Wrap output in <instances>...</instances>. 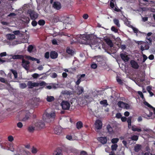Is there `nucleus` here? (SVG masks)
<instances>
[{"label": "nucleus", "instance_id": "obj_4", "mask_svg": "<svg viewBox=\"0 0 155 155\" xmlns=\"http://www.w3.org/2000/svg\"><path fill=\"white\" fill-rule=\"evenodd\" d=\"M61 105L62 109L64 110H69L70 107L69 102L66 101H63L61 103Z\"/></svg>", "mask_w": 155, "mask_h": 155}, {"label": "nucleus", "instance_id": "obj_46", "mask_svg": "<svg viewBox=\"0 0 155 155\" xmlns=\"http://www.w3.org/2000/svg\"><path fill=\"white\" fill-rule=\"evenodd\" d=\"M138 94L140 96V97L142 98V99H144V96L142 93L140 91H138L137 92Z\"/></svg>", "mask_w": 155, "mask_h": 155}, {"label": "nucleus", "instance_id": "obj_37", "mask_svg": "<svg viewBox=\"0 0 155 155\" xmlns=\"http://www.w3.org/2000/svg\"><path fill=\"white\" fill-rule=\"evenodd\" d=\"M130 139L132 140L136 141L138 140V137L137 135H133L131 137Z\"/></svg>", "mask_w": 155, "mask_h": 155}, {"label": "nucleus", "instance_id": "obj_20", "mask_svg": "<svg viewBox=\"0 0 155 155\" xmlns=\"http://www.w3.org/2000/svg\"><path fill=\"white\" fill-rule=\"evenodd\" d=\"M12 58L14 59H22L24 58V56L21 55H15L12 56Z\"/></svg>", "mask_w": 155, "mask_h": 155}, {"label": "nucleus", "instance_id": "obj_49", "mask_svg": "<svg viewBox=\"0 0 155 155\" xmlns=\"http://www.w3.org/2000/svg\"><path fill=\"white\" fill-rule=\"evenodd\" d=\"M116 117L118 119L121 118L122 117V115L120 113H118L116 114Z\"/></svg>", "mask_w": 155, "mask_h": 155}, {"label": "nucleus", "instance_id": "obj_56", "mask_svg": "<svg viewBox=\"0 0 155 155\" xmlns=\"http://www.w3.org/2000/svg\"><path fill=\"white\" fill-rule=\"evenodd\" d=\"M143 62H144L147 59V57L144 54H143Z\"/></svg>", "mask_w": 155, "mask_h": 155}, {"label": "nucleus", "instance_id": "obj_47", "mask_svg": "<svg viewBox=\"0 0 155 155\" xmlns=\"http://www.w3.org/2000/svg\"><path fill=\"white\" fill-rule=\"evenodd\" d=\"M50 54L49 52H46L45 54V57L46 59H48L49 58Z\"/></svg>", "mask_w": 155, "mask_h": 155}, {"label": "nucleus", "instance_id": "obj_27", "mask_svg": "<svg viewBox=\"0 0 155 155\" xmlns=\"http://www.w3.org/2000/svg\"><path fill=\"white\" fill-rule=\"evenodd\" d=\"M125 103L122 101H119L118 102L117 104L119 107L124 108Z\"/></svg>", "mask_w": 155, "mask_h": 155}, {"label": "nucleus", "instance_id": "obj_58", "mask_svg": "<svg viewBox=\"0 0 155 155\" xmlns=\"http://www.w3.org/2000/svg\"><path fill=\"white\" fill-rule=\"evenodd\" d=\"M91 68L93 69H96L97 67V65L95 64H93L91 65Z\"/></svg>", "mask_w": 155, "mask_h": 155}, {"label": "nucleus", "instance_id": "obj_21", "mask_svg": "<svg viewBox=\"0 0 155 155\" xmlns=\"http://www.w3.org/2000/svg\"><path fill=\"white\" fill-rule=\"evenodd\" d=\"M66 152L68 153H74L76 151V150L73 148L69 147L67 148L66 150Z\"/></svg>", "mask_w": 155, "mask_h": 155}, {"label": "nucleus", "instance_id": "obj_29", "mask_svg": "<svg viewBox=\"0 0 155 155\" xmlns=\"http://www.w3.org/2000/svg\"><path fill=\"white\" fill-rule=\"evenodd\" d=\"M55 152H56V153L55 155H62V150L60 149V148H58L56 151H55Z\"/></svg>", "mask_w": 155, "mask_h": 155}, {"label": "nucleus", "instance_id": "obj_61", "mask_svg": "<svg viewBox=\"0 0 155 155\" xmlns=\"http://www.w3.org/2000/svg\"><path fill=\"white\" fill-rule=\"evenodd\" d=\"M6 53L5 52H2L0 54V56L1 57L5 56H6Z\"/></svg>", "mask_w": 155, "mask_h": 155}, {"label": "nucleus", "instance_id": "obj_60", "mask_svg": "<svg viewBox=\"0 0 155 155\" xmlns=\"http://www.w3.org/2000/svg\"><path fill=\"white\" fill-rule=\"evenodd\" d=\"M133 30L135 33H137L138 32V29L132 27Z\"/></svg>", "mask_w": 155, "mask_h": 155}, {"label": "nucleus", "instance_id": "obj_23", "mask_svg": "<svg viewBox=\"0 0 155 155\" xmlns=\"http://www.w3.org/2000/svg\"><path fill=\"white\" fill-rule=\"evenodd\" d=\"M83 124L81 121H78L76 124V126L78 129H80L83 127Z\"/></svg>", "mask_w": 155, "mask_h": 155}, {"label": "nucleus", "instance_id": "obj_28", "mask_svg": "<svg viewBox=\"0 0 155 155\" xmlns=\"http://www.w3.org/2000/svg\"><path fill=\"white\" fill-rule=\"evenodd\" d=\"M113 21L114 24L116 25L117 27H120V24L119 23V21L118 19L115 18L114 19Z\"/></svg>", "mask_w": 155, "mask_h": 155}, {"label": "nucleus", "instance_id": "obj_51", "mask_svg": "<svg viewBox=\"0 0 155 155\" xmlns=\"http://www.w3.org/2000/svg\"><path fill=\"white\" fill-rule=\"evenodd\" d=\"M23 124L21 122H19L17 124V126L19 128H21L23 127Z\"/></svg>", "mask_w": 155, "mask_h": 155}, {"label": "nucleus", "instance_id": "obj_35", "mask_svg": "<svg viewBox=\"0 0 155 155\" xmlns=\"http://www.w3.org/2000/svg\"><path fill=\"white\" fill-rule=\"evenodd\" d=\"M38 23L40 25L43 26L45 24V21L44 20L41 19L38 21Z\"/></svg>", "mask_w": 155, "mask_h": 155}, {"label": "nucleus", "instance_id": "obj_25", "mask_svg": "<svg viewBox=\"0 0 155 155\" xmlns=\"http://www.w3.org/2000/svg\"><path fill=\"white\" fill-rule=\"evenodd\" d=\"M100 103L101 105H103L104 107H106L108 104L106 100H104L100 102Z\"/></svg>", "mask_w": 155, "mask_h": 155}, {"label": "nucleus", "instance_id": "obj_34", "mask_svg": "<svg viewBox=\"0 0 155 155\" xmlns=\"http://www.w3.org/2000/svg\"><path fill=\"white\" fill-rule=\"evenodd\" d=\"M119 140V139L118 138H114L111 140V142L114 144H116L118 142Z\"/></svg>", "mask_w": 155, "mask_h": 155}, {"label": "nucleus", "instance_id": "obj_55", "mask_svg": "<svg viewBox=\"0 0 155 155\" xmlns=\"http://www.w3.org/2000/svg\"><path fill=\"white\" fill-rule=\"evenodd\" d=\"M89 17V16L87 14H84L83 15V18L84 19H87Z\"/></svg>", "mask_w": 155, "mask_h": 155}, {"label": "nucleus", "instance_id": "obj_6", "mask_svg": "<svg viewBox=\"0 0 155 155\" xmlns=\"http://www.w3.org/2000/svg\"><path fill=\"white\" fill-rule=\"evenodd\" d=\"M91 39L89 40V43H88V44H89L91 48H94V47H96L98 45L97 42V40L95 39H94L92 37H91Z\"/></svg>", "mask_w": 155, "mask_h": 155}, {"label": "nucleus", "instance_id": "obj_52", "mask_svg": "<svg viewBox=\"0 0 155 155\" xmlns=\"http://www.w3.org/2000/svg\"><path fill=\"white\" fill-rule=\"evenodd\" d=\"M37 24V22L35 20H33L31 22V25L33 26H35Z\"/></svg>", "mask_w": 155, "mask_h": 155}, {"label": "nucleus", "instance_id": "obj_36", "mask_svg": "<svg viewBox=\"0 0 155 155\" xmlns=\"http://www.w3.org/2000/svg\"><path fill=\"white\" fill-rule=\"evenodd\" d=\"M38 151V149L34 147H33L31 149V152L33 154L36 153Z\"/></svg>", "mask_w": 155, "mask_h": 155}, {"label": "nucleus", "instance_id": "obj_43", "mask_svg": "<svg viewBox=\"0 0 155 155\" xmlns=\"http://www.w3.org/2000/svg\"><path fill=\"white\" fill-rule=\"evenodd\" d=\"M11 71L14 76L15 78H16L17 77V71L15 70H12Z\"/></svg>", "mask_w": 155, "mask_h": 155}, {"label": "nucleus", "instance_id": "obj_11", "mask_svg": "<svg viewBox=\"0 0 155 155\" xmlns=\"http://www.w3.org/2000/svg\"><path fill=\"white\" fill-rule=\"evenodd\" d=\"M131 67L135 69H137L139 68V65L134 60H132L130 62Z\"/></svg>", "mask_w": 155, "mask_h": 155}, {"label": "nucleus", "instance_id": "obj_18", "mask_svg": "<svg viewBox=\"0 0 155 155\" xmlns=\"http://www.w3.org/2000/svg\"><path fill=\"white\" fill-rule=\"evenodd\" d=\"M84 99L86 101L85 102L84 101V103L87 104L91 102L92 101V98L90 97L88 95H87L84 97Z\"/></svg>", "mask_w": 155, "mask_h": 155}, {"label": "nucleus", "instance_id": "obj_15", "mask_svg": "<svg viewBox=\"0 0 155 155\" xmlns=\"http://www.w3.org/2000/svg\"><path fill=\"white\" fill-rule=\"evenodd\" d=\"M120 55L121 58L125 62H127L129 60V58L126 54L123 53H121Z\"/></svg>", "mask_w": 155, "mask_h": 155}, {"label": "nucleus", "instance_id": "obj_2", "mask_svg": "<svg viewBox=\"0 0 155 155\" xmlns=\"http://www.w3.org/2000/svg\"><path fill=\"white\" fill-rule=\"evenodd\" d=\"M55 117L54 113H48L45 112L43 114V119L44 121L46 122H48V119L52 118H54Z\"/></svg>", "mask_w": 155, "mask_h": 155}, {"label": "nucleus", "instance_id": "obj_64", "mask_svg": "<svg viewBox=\"0 0 155 155\" xmlns=\"http://www.w3.org/2000/svg\"><path fill=\"white\" fill-rule=\"evenodd\" d=\"M80 155H87V154L86 152L83 151L81 152Z\"/></svg>", "mask_w": 155, "mask_h": 155}, {"label": "nucleus", "instance_id": "obj_16", "mask_svg": "<svg viewBox=\"0 0 155 155\" xmlns=\"http://www.w3.org/2000/svg\"><path fill=\"white\" fill-rule=\"evenodd\" d=\"M104 41L110 47H112L113 46L112 42L110 38H106L104 39Z\"/></svg>", "mask_w": 155, "mask_h": 155}, {"label": "nucleus", "instance_id": "obj_59", "mask_svg": "<svg viewBox=\"0 0 155 155\" xmlns=\"http://www.w3.org/2000/svg\"><path fill=\"white\" fill-rule=\"evenodd\" d=\"M14 35H18L20 33V31L19 30L15 31L13 32Z\"/></svg>", "mask_w": 155, "mask_h": 155}, {"label": "nucleus", "instance_id": "obj_62", "mask_svg": "<svg viewBox=\"0 0 155 155\" xmlns=\"http://www.w3.org/2000/svg\"><path fill=\"white\" fill-rule=\"evenodd\" d=\"M110 5L111 8H114V4L113 2H110Z\"/></svg>", "mask_w": 155, "mask_h": 155}, {"label": "nucleus", "instance_id": "obj_63", "mask_svg": "<svg viewBox=\"0 0 155 155\" xmlns=\"http://www.w3.org/2000/svg\"><path fill=\"white\" fill-rule=\"evenodd\" d=\"M66 138L69 140H71L72 139V137L71 135H67L66 136Z\"/></svg>", "mask_w": 155, "mask_h": 155}, {"label": "nucleus", "instance_id": "obj_3", "mask_svg": "<svg viewBox=\"0 0 155 155\" xmlns=\"http://www.w3.org/2000/svg\"><path fill=\"white\" fill-rule=\"evenodd\" d=\"M27 13L29 15L31 19L32 20H35L38 17V14L34 11L31 9L28 10Z\"/></svg>", "mask_w": 155, "mask_h": 155}, {"label": "nucleus", "instance_id": "obj_13", "mask_svg": "<svg viewBox=\"0 0 155 155\" xmlns=\"http://www.w3.org/2000/svg\"><path fill=\"white\" fill-rule=\"evenodd\" d=\"M58 54L55 51H51L50 53V57L52 59H55L58 58Z\"/></svg>", "mask_w": 155, "mask_h": 155}, {"label": "nucleus", "instance_id": "obj_32", "mask_svg": "<svg viewBox=\"0 0 155 155\" xmlns=\"http://www.w3.org/2000/svg\"><path fill=\"white\" fill-rule=\"evenodd\" d=\"M66 52L69 54L71 55L74 54V51L73 50L69 48H68L66 50Z\"/></svg>", "mask_w": 155, "mask_h": 155}, {"label": "nucleus", "instance_id": "obj_48", "mask_svg": "<svg viewBox=\"0 0 155 155\" xmlns=\"http://www.w3.org/2000/svg\"><path fill=\"white\" fill-rule=\"evenodd\" d=\"M111 30L115 32H117L118 31V30L114 26H112L111 28Z\"/></svg>", "mask_w": 155, "mask_h": 155}, {"label": "nucleus", "instance_id": "obj_50", "mask_svg": "<svg viewBox=\"0 0 155 155\" xmlns=\"http://www.w3.org/2000/svg\"><path fill=\"white\" fill-rule=\"evenodd\" d=\"M27 58L29 60H31L32 61H36L37 60V59L35 58H34L29 56L27 57Z\"/></svg>", "mask_w": 155, "mask_h": 155}, {"label": "nucleus", "instance_id": "obj_7", "mask_svg": "<svg viewBox=\"0 0 155 155\" xmlns=\"http://www.w3.org/2000/svg\"><path fill=\"white\" fill-rule=\"evenodd\" d=\"M52 7L54 9L57 10H60L62 7L61 4L58 2H54Z\"/></svg>", "mask_w": 155, "mask_h": 155}, {"label": "nucleus", "instance_id": "obj_41", "mask_svg": "<svg viewBox=\"0 0 155 155\" xmlns=\"http://www.w3.org/2000/svg\"><path fill=\"white\" fill-rule=\"evenodd\" d=\"M147 47H146V46L145 45L144 47L143 45H141L140 46V50H141L142 51H143L145 50H147L149 49V47L148 46H147Z\"/></svg>", "mask_w": 155, "mask_h": 155}, {"label": "nucleus", "instance_id": "obj_39", "mask_svg": "<svg viewBox=\"0 0 155 155\" xmlns=\"http://www.w3.org/2000/svg\"><path fill=\"white\" fill-rule=\"evenodd\" d=\"M78 94H80L83 92L84 89L83 87H79L78 88Z\"/></svg>", "mask_w": 155, "mask_h": 155}, {"label": "nucleus", "instance_id": "obj_38", "mask_svg": "<svg viewBox=\"0 0 155 155\" xmlns=\"http://www.w3.org/2000/svg\"><path fill=\"white\" fill-rule=\"evenodd\" d=\"M61 130L58 129L57 128H55L54 129V132L57 135H59L61 132Z\"/></svg>", "mask_w": 155, "mask_h": 155}, {"label": "nucleus", "instance_id": "obj_17", "mask_svg": "<svg viewBox=\"0 0 155 155\" xmlns=\"http://www.w3.org/2000/svg\"><path fill=\"white\" fill-rule=\"evenodd\" d=\"M142 147L141 145L139 144H137L134 146V150L136 152H138L141 150Z\"/></svg>", "mask_w": 155, "mask_h": 155}, {"label": "nucleus", "instance_id": "obj_5", "mask_svg": "<svg viewBox=\"0 0 155 155\" xmlns=\"http://www.w3.org/2000/svg\"><path fill=\"white\" fill-rule=\"evenodd\" d=\"M35 126L37 129H40L45 127V124L43 121L38 120L35 123Z\"/></svg>", "mask_w": 155, "mask_h": 155}, {"label": "nucleus", "instance_id": "obj_54", "mask_svg": "<svg viewBox=\"0 0 155 155\" xmlns=\"http://www.w3.org/2000/svg\"><path fill=\"white\" fill-rule=\"evenodd\" d=\"M8 139L9 141L12 142L14 138L12 136H9L8 137Z\"/></svg>", "mask_w": 155, "mask_h": 155}, {"label": "nucleus", "instance_id": "obj_53", "mask_svg": "<svg viewBox=\"0 0 155 155\" xmlns=\"http://www.w3.org/2000/svg\"><path fill=\"white\" fill-rule=\"evenodd\" d=\"M39 75V74L37 73H34V74L32 75V76L34 78H37Z\"/></svg>", "mask_w": 155, "mask_h": 155}, {"label": "nucleus", "instance_id": "obj_19", "mask_svg": "<svg viewBox=\"0 0 155 155\" xmlns=\"http://www.w3.org/2000/svg\"><path fill=\"white\" fill-rule=\"evenodd\" d=\"M107 129L109 134H113L114 132L110 124H108L107 126Z\"/></svg>", "mask_w": 155, "mask_h": 155}, {"label": "nucleus", "instance_id": "obj_57", "mask_svg": "<svg viewBox=\"0 0 155 155\" xmlns=\"http://www.w3.org/2000/svg\"><path fill=\"white\" fill-rule=\"evenodd\" d=\"M29 117L28 115L27 114L25 115V117L23 118L22 119V120L24 121H25L27 120L28 118H29Z\"/></svg>", "mask_w": 155, "mask_h": 155}, {"label": "nucleus", "instance_id": "obj_42", "mask_svg": "<svg viewBox=\"0 0 155 155\" xmlns=\"http://www.w3.org/2000/svg\"><path fill=\"white\" fill-rule=\"evenodd\" d=\"M20 87L21 88L24 89L27 87V85L25 83H22L20 84Z\"/></svg>", "mask_w": 155, "mask_h": 155}, {"label": "nucleus", "instance_id": "obj_33", "mask_svg": "<svg viewBox=\"0 0 155 155\" xmlns=\"http://www.w3.org/2000/svg\"><path fill=\"white\" fill-rule=\"evenodd\" d=\"M118 145L117 144H114L111 146V149L112 151L116 150L117 149Z\"/></svg>", "mask_w": 155, "mask_h": 155}, {"label": "nucleus", "instance_id": "obj_1", "mask_svg": "<svg viewBox=\"0 0 155 155\" xmlns=\"http://www.w3.org/2000/svg\"><path fill=\"white\" fill-rule=\"evenodd\" d=\"M89 35H83L80 36V39H79V41L80 43L82 44H88V43L90 42L89 40L91 39V37Z\"/></svg>", "mask_w": 155, "mask_h": 155}, {"label": "nucleus", "instance_id": "obj_24", "mask_svg": "<svg viewBox=\"0 0 155 155\" xmlns=\"http://www.w3.org/2000/svg\"><path fill=\"white\" fill-rule=\"evenodd\" d=\"M7 38L8 40H12L15 38V36L14 34H9L7 35Z\"/></svg>", "mask_w": 155, "mask_h": 155}, {"label": "nucleus", "instance_id": "obj_30", "mask_svg": "<svg viewBox=\"0 0 155 155\" xmlns=\"http://www.w3.org/2000/svg\"><path fill=\"white\" fill-rule=\"evenodd\" d=\"M55 152H56V153L55 155H62V150L60 149V148H58L56 151H55Z\"/></svg>", "mask_w": 155, "mask_h": 155}, {"label": "nucleus", "instance_id": "obj_8", "mask_svg": "<svg viewBox=\"0 0 155 155\" xmlns=\"http://www.w3.org/2000/svg\"><path fill=\"white\" fill-rule=\"evenodd\" d=\"M95 128L98 130H100L102 128V121L100 120H97L95 123Z\"/></svg>", "mask_w": 155, "mask_h": 155}, {"label": "nucleus", "instance_id": "obj_44", "mask_svg": "<svg viewBox=\"0 0 155 155\" xmlns=\"http://www.w3.org/2000/svg\"><path fill=\"white\" fill-rule=\"evenodd\" d=\"M35 130V128L34 127H32V126H29L28 128V131L30 132H32L33 131Z\"/></svg>", "mask_w": 155, "mask_h": 155}, {"label": "nucleus", "instance_id": "obj_9", "mask_svg": "<svg viewBox=\"0 0 155 155\" xmlns=\"http://www.w3.org/2000/svg\"><path fill=\"white\" fill-rule=\"evenodd\" d=\"M30 62L28 61L25 60L24 58L22 61L21 65L26 70H28V65Z\"/></svg>", "mask_w": 155, "mask_h": 155}, {"label": "nucleus", "instance_id": "obj_12", "mask_svg": "<svg viewBox=\"0 0 155 155\" xmlns=\"http://www.w3.org/2000/svg\"><path fill=\"white\" fill-rule=\"evenodd\" d=\"M98 140L103 144H106L107 141L106 137H100L98 138Z\"/></svg>", "mask_w": 155, "mask_h": 155}, {"label": "nucleus", "instance_id": "obj_14", "mask_svg": "<svg viewBox=\"0 0 155 155\" xmlns=\"http://www.w3.org/2000/svg\"><path fill=\"white\" fill-rule=\"evenodd\" d=\"M85 76V74H83L81 75H78L77 76V78H78V80L77 81L76 84L77 85L79 84L80 83L82 80L81 79L82 78H84Z\"/></svg>", "mask_w": 155, "mask_h": 155}, {"label": "nucleus", "instance_id": "obj_22", "mask_svg": "<svg viewBox=\"0 0 155 155\" xmlns=\"http://www.w3.org/2000/svg\"><path fill=\"white\" fill-rule=\"evenodd\" d=\"M131 130L134 131H137L138 132H140L142 131V130L140 128H137L135 125H133L131 127Z\"/></svg>", "mask_w": 155, "mask_h": 155}, {"label": "nucleus", "instance_id": "obj_40", "mask_svg": "<svg viewBox=\"0 0 155 155\" xmlns=\"http://www.w3.org/2000/svg\"><path fill=\"white\" fill-rule=\"evenodd\" d=\"M33 46L31 45H29L28 48V51L29 52H31L33 49Z\"/></svg>", "mask_w": 155, "mask_h": 155}, {"label": "nucleus", "instance_id": "obj_10", "mask_svg": "<svg viewBox=\"0 0 155 155\" xmlns=\"http://www.w3.org/2000/svg\"><path fill=\"white\" fill-rule=\"evenodd\" d=\"M39 84L36 82H32L31 81H29L27 84V85L29 88H32L34 87H38Z\"/></svg>", "mask_w": 155, "mask_h": 155}, {"label": "nucleus", "instance_id": "obj_31", "mask_svg": "<svg viewBox=\"0 0 155 155\" xmlns=\"http://www.w3.org/2000/svg\"><path fill=\"white\" fill-rule=\"evenodd\" d=\"M116 78L117 81L119 84L121 85L123 84V82L120 77L117 76L116 77Z\"/></svg>", "mask_w": 155, "mask_h": 155}, {"label": "nucleus", "instance_id": "obj_45", "mask_svg": "<svg viewBox=\"0 0 155 155\" xmlns=\"http://www.w3.org/2000/svg\"><path fill=\"white\" fill-rule=\"evenodd\" d=\"M143 104L144 105L147 106L148 107L151 108L153 107L150 105V104H149L147 102V101H144L143 102Z\"/></svg>", "mask_w": 155, "mask_h": 155}, {"label": "nucleus", "instance_id": "obj_26", "mask_svg": "<svg viewBox=\"0 0 155 155\" xmlns=\"http://www.w3.org/2000/svg\"><path fill=\"white\" fill-rule=\"evenodd\" d=\"M54 100V98L53 96H47L46 98V100L49 102H51Z\"/></svg>", "mask_w": 155, "mask_h": 155}]
</instances>
